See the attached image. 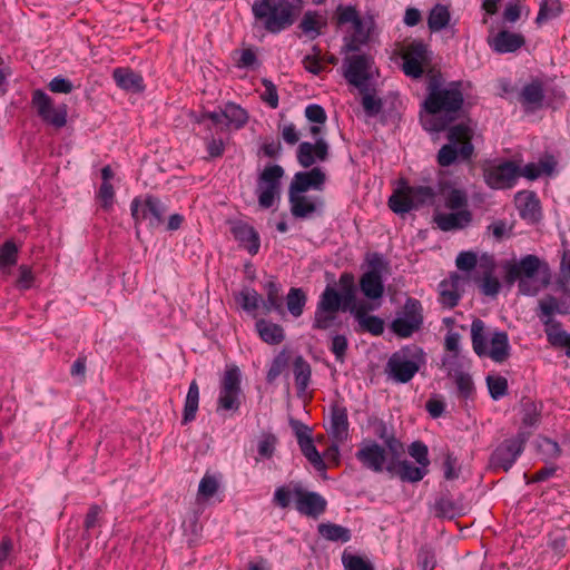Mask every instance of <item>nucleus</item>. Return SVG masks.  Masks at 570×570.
Returning a JSON list of instances; mask_svg holds the SVG:
<instances>
[{
    "label": "nucleus",
    "mask_w": 570,
    "mask_h": 570,
    "mask_svg": "<svg viewBox=\"0 0 570 570\" xmlns=\"http://www.w3.org/2000/svg\"><path fill=\"white\" fill-rule=\"evenodd\" d=\"M422 363V351L420 348H416L413 353L411 350H401L391 355L386 364V371L395 382L407 383L419 372Z\"/></svg>",
    "instance_id": "8"
},
{
    "label": "nucleus",
    "mask_w": 570,
    "mask_h": 570,
    "mask_svg": "<svg viewBox=\"0 0 570 570\" xmlns=\"http://www.w3.org/2000/svg\"><path fill=\"white\" fill-rule=\"evenodd\" d=\"M488 355L492 361L502 363L510 356V344L508 334L503 331L494 332L490 340Z\"/></svg>",
    "instance_id": "33"
},
{
    "label": "nucleus",
    "mask_w": 570,
    "mask_h": 570,
    "mask_svg": "<svg viewBox=\"0 0 570 570\" xmlns=\"http://www.w3.org/2000/svg\"><path fill=\"white\" fill-rule=\"evenodd\" d=\"M562 11L560 0H542L540 3L539 12L535 19L538 24H541L550 19L558 17Z\"/></svg>",
    "instance_id": "48"
},
{
    "label": "nucleus",
    "mask_w": 570,
    "mask_h": 570,
    "mask_svg": "<svg viewBox=\"0 0 570 570\" xmlns=\"http://www.w3.org/2000/svg\"><path fill=\"white\" fill-rule=\"evenodd\" d=\"M237 302L246 312H254L258 308L261 295L254 288H244L237 296Z\"/></svg>",
    "instance_id": "52"
},
{
    "label": "nucleus",
    "mask_w": 570,
    "mask_h": 570,
    "mask_svg": "<svg viewBox=\"0 0 570 570\" xmlns=\"http://www.w3.org/2000/svg\"><path fill=\"white\" fill-rule=\"evenodd\" d=\"M514 203L522 218L531 222L539 219L540 203L533 191H519L514 197Z\"/></svg>",
    "instance_id": "30"
},
{
    "label": "nucleus",
    "mask_w": 570,
    "mask_h": 570,
    "mask_svg": "<svg viewBox=\"0 0 570 570\" xmlns=\"http://www.w3.org/2000/svg\"><path fill=\"white\" fill-rule=\"evenodd\" d=\"M198 403H199V387L196 381H193L189 385L186 400H185V406H184V413H183V424H187L195 420L196 413L198 410Z\"/></svg>",
    "instance_id": "38"
},
{
    "label": "nucleus",
    "mask_w": 570,
    "mask_h": 570,
    "mask_svg": "<svg viewBox=\"0 0 570 570\" xmlns=\"http://www.w3.org/2000/svg\"><path fill=\"white\" fill-rule=\"evenodd\" d=\"M342 563L345 570H374L370 561L346 551L342 554Z\"/></svg>",
    "instance_id": "56"
},
{
    "label": "nucleus",
    "mask_w": 570,
    "mask_h": 570,
    "mask_svg": "<svg viewBox=\"0 0 570 570\" xmlns=\"http://www.w3.org/2000/svg\"><path fill=\"white\" fill-rule=\"evenodd\" d=\"M301 0H255L252 11L271 33H278L294 23Z\"/></svg>",
    "instance_id": "2"
},
{
    "label": "nucleus",
    "mask_w": 570,
    "mask_h": 570,
    "mask_svg": "<svg viewBox=\"0 0 570 570\" xmlns=\"http://www.w3.org/2000/svg\"><path fill=\"white\" fill-rule=\"evenodd\" d=\"M560 289L566 295V298L561 302L558 301L552 295H548L540 299L539 308H540V318L542 323L546 325L548 320H553L552 315L554 313L568 314L570 309V291L566 287L564 283H560Z\"/></svg>",
    "instance_id": "23"
},
{
    "label": "nucleus",
    "mask_w": 570,
    "mask_h": 570,
    "mask_svg": "<svg viewBox=\"0 0 570 570\" xmlns=\"http://www.w3.org/2000/svg\"><path fill=\"white\" fill-rule=\"evenodd\" d=\"M434 222L443 232L462 229L472 222V213L469 209H462L453 213H442L435 215Z\"/></svg>",
    "instance_id": "27"
},
{
    "label": "nucleus",
    "mask_w": 570,
    "mask_h": 570,
    "mask_svg": "<svg viewBox=\"0 0 570 570\" xmlns=\"http://www.w3.org/2000/svg\"><path fill=\"white\" fill-rule=\"evenodd\" d=\"M311 365L303 356H297L294 360V376L298 393H304L306 391L311 381Z\"/></svg>",
    "instance_id": "39"
},
{
    "label": "nucleus",
    "mask_w": 570,
    "mask_h": 570,
    "mask_svg": "<svg viewBox=\"0 0 570 570\" xmlns=\"http://www.w3.org/2000/svg\"><path fill=\"white\" fill-rule=\"evenodd\" d=\"M344 77L347 82L356 87L360 92L370 88V82L376 71L373 58L368 55H351L343 62Z\"/></svg>",
    "instance_id": "7"
},
{
    "label": "nucleus",
    "mask_w": 570,
    "mask_h": 570,
    "mask_svg": "<svg viewBox=\"0 0 570 570\" xmlns=\"http://www.w3.org/2000/svg\"><path fill=\"white\" fill-rule=\"evenodd\" d=\"M487 385L490 392V395L493 400H499L507 395L508 393V381L503 376H492L489 375L487 377Z\"/></svg>",
    "instance_id": "55"
},
{
    "label": "nucleus",
    "mask_w": 570,
    "mask_h": 570,
    "mask_svg": "<svg viewBox=\"0 0 570 570\" xmlns=\"http://www.w3.org/2000/svg\"><path fill=\"white\" fill-rule=\"evenodd\" d=\"M274 503L286 509L294 501L296 510L304 515L318 518L326 509V500L316 492L306 491L299 482H289L278 487L274 493Z\"/></svg>",
    "instance_id": "3"
},
{
    "label": "nucleus",
    "mask_w": 570,
    "mask_h": 570,
    "mask_svg": "<svg viewBox=\"0 0 570 570\" xmlns=\"http://www.w3.org/2000/svg\"><path fill=\"white\" fill-rule=\"evenodd\" d=\"M326 180L325 173L320 167L308 171H298L294 175L288 190L305 193L309 189L323 190Z\"/></svg>",
    "instance_id": "21"
},
{
    "label": "nucleus",
    "mask_w": 570,
    "mask_h": 570,
    "mask_svg": "<svg viewBox=\"0 0 570 570\" xmlns=\"http://www.w3.org/2000/svg\"><path fill=\"white\" fill-rule=\"evenodd\" d=\"M288 200L291 213L296 218H306L323 206V199L320 197H308L304 193L288 190Z\"/></svg>",
    "instance_id": "22"
},
{
    "label": "nucleus",
    "mask_w": 570,
    "mask_h": 570,
    "mask_svg": "<svg viewBox=\"0 0 570 570\" xmlns=\"http://www.w3.org/2000/svg\"><path fill=\"white\" fill-rule=\"evenodd\" d=\"M525 441V434L518 433L515 436L501 442L490 456V469L509 471L523 452Z\"/></svg>",
    "instance_id": "11"
},
{
    "label": "nucleus",
    "mask_w": 570,
    "mask_h": 570,
    "mask_svg": "<svg viewBox=\"0 0 570 570\" xmlns=\"http://www.w3.org/2000/svg\"><path fill=\"white\" fill-rule=\"evenodd\" d=\"M335 14L337 24L351 23L352 31L365 21L353 6H338Z\"/></svg>",
    "instance_id": "43"
},
{
    "label": "nucleus",
    "mask_w": 570,
    "mask_h": 570,
    "mask_svg": "<svg viewBox=\"0 0 570 570\" xmlns=\"http://www.w3.org/2000/svg\"><path fill=\"white\" fill-rule=\"evenodd\" d=\"M327 432L335 443H343L348 438L347 410L343 406L334 405L331 410L330 426Z\"/></svg>",
    "instance_id": "24"
},
{
    "label": "nucleus",
    "mask_w": 570,
    "mask_h": 570,
    "mask_svg": "<svg viewBox=\"0 0 570 570\" xmlns=\"http://www.w3.org/2000/svg\"><path fill=\"white\" fill-rule=\"evenodd\" d=\"M449 144L442 146L438 154V163L442 167L451 166L458 158L469 160L474 151L471 142L472 130L465 125H455L449 129Z\"/></svg>",
    "instance_id": "4"
},
{
    "label": "nucleus",
    "mask_w": 570,
    "mask_h": 570,
    "mask_svg": "<svg viewBox=\"0 0 570 570\" xmlns=\"http://www.w3.org/2000/svg\"><path fill=\"white\" fill-rule=\"evenodd\" d=\"M410 455L423 468H428L430 464L428 446L420 442H413L409 449Z\"/></svg>",
    "instance_id": "62"
},
{
    "label": "nucleus",
    "mask_w": 570,
    "mask_h": 570,
    "mask_svg": "<svg viewBox=\"0 0 570 570\" xmlns=\"http://www.w3.org/2000/svg\"><path fill=\"white\" fill-rule=\"evenodd\" d=\"M444 204L445 207L451 210H462L466 209L468 206V196L466 193L461 189H451L444 195Z\"/></svg>",
    "instance_id": "50"
},
{
    "label": "nucleus",
    "mask_w": 570,
    "mask_h": 570,
    "mask_svg": "<svg viewBox=\"0 0 570 570\" xmlns=\"http://www.w3.org/2000/svg\"><path fill=\"white\" fill-rule=\"evenodd\" d=\"M462 277L453 273L448 279H443L439 285L440 303L448 308H453L458 305L461 297L459 286Z\"/></svg>",
    "instance_id": "31"
},
{
    "label": "nucleus",
    "mask_w": 570,
    "mask_h": 570,
    "mask_svg": "<svg viewBox=\"0 0 570 570\" xmlns=\"http://www.w3.org/2000/svg\"><path fill=\"white\" fill-rule=\"evenodd\" d=\"M471 340L475 354L479 356H485L488 353L485 325L480 318H475L471 324Z\"/></svg>",
    "instance_id": "37"
},
{
    "label": "nucleus",
    "mask_w": 570,
    "mask_h": 570,
    "mask_svg": "<svg viewBox=\"0 0 570 570\" xmlns=\"http://www.w3.org/2000/svg\"><path fill=\"white\" fill-rule=\"evenodd\" d=\"M463 104L461 82L453 81L443 86L436 78H432L423 102L424 110L430 116V119L423 120L424 127L431 131L444 130L459 117Z\"/></svg>",
    "instance_id": "1"
},
{
    "label": "nucleus",
    "mask_w": 570,
    "mask_h": 570,
    "mask_svg": "<svg viewBox=\"0 0 570 570\" xmlns=\"http://www.w3.org/2000/svg\"><path fill=\"white\" fill-rule=\"evenodd\" d=\"M360 330L379 336L384 332V322L379 316L368 315L358 321Z\"/></svg>",
    "instance_id": "59"
},
{
    "label": "nucleus",
    "mask_w": 570,
    "mask_h": 570,
    "mask_svg": "<svg viewBox=\"0 0 570 570\" xmlns=\"http://www.w3.org/2000/svg\"><path fill=\"white\" fill-rule=\"evenodd\" d=\"M435 511L438 517L452 519L456 514V505L450 498H440L435 502Z\"/></svg>",
    "instance_id": "64"
},
{
    "label": "nucleus",
    "mask_w": 570,
    "mask_h": 570,
    "mask_svg": "<svg viewBox=\"0 0 570 570\" xmlns=\"http://www.w3.org/2000/svg\"><path fill=\"white\" fill-rule=\"evenodd\" d=\"M335 14L337 24L351 23L352 31L365 21L353 6H338Z\"/></svg>",
    "instance_id": "42"
},
{
    "label": "nucleus",
    "mask_w": 570,
    "mask_h": 570,
    "mask_svg": "<svg viewBox=\"0 0 570 570\" xmlns=\"http://www.w3.org/2000/svg\"><path fill=\"white\" fill-rule=\"evenodd\" d=\"M322 26L321 16L313 11L306 12L299 22L301 30L311 39H315L321 33Z\"/></svg>",
    "instance_id": "45"
},
{
    "label": "nucleus",
    "mask_w": 570,
    "mask_h": 570,
    "mask_svg": "<svg viewBox=\"0 0 570 570\" xmlns=\"http://www.w3.org/2000/svg\"><path fill=\"white\" fill-rule=\"evenodd\" d=\"M224 110L225 119L228 121V124L234 125L235 128H240L247 122V112L239 106L228 104Z\"/></svg>",
    "instance_id": "54"
},
{
    "label": "nucleus",
    "mask_w": 570,
    "mask_h": 570,
    "mask_svg": "<svg viewBox=\"0 0 570 570\" xmlns=\"http://www.w3.org/2000/svg\"><path fill=\"white\" fill-rule=\"evenodd\" d=\"M453 376L460 395L464 399L470 397L474 392V384L471 375L459 371L455 372Z\"/></svg>",
    "instance_id": "58"
},
{
    "label": "nucleus",
    "mask_w": 570,
    "mask_h": 570,
    "mask_svg": "<svg viewBox=\"0 0 570 570\" xmlns=\"http://www.w3.org/2000/svg\"><path fill=\"white\" fill-rule=\"evenodd\" d=\"M288 312L294 317H299L303 314L306 304V295L301 288L293 287L289 289L287 297Z\"/></svg>",
    "instance_id": "46"
},
{
    "label": "nucleus",
    "mask_w": 570,
    "mask_h": 570,
    "mask_svg": "<svg viewBox=\"0 0 570 570\" xmlns=\"http://www.w3.org/2000/svg\"><path fill=\"white\" fill-rule=\"evenodd\" d=\"M375 22L373 17H365V21L355 28L348 37H345L344 51L356 52L361 47L370 41L371 33L373 32Z\"/></svg>",
    "instance_id": "26"
},
{
    "label": "nucleus",
    "mask_w": 570,
    "mask_h": 570,
    "mask_svg": "<svg viewBox=\"0 0 570 570\" xmlns=\"http://www.w3.org/2000/svg\"><path fill=\"white\" fill-rule=\"evenodd\" d=\"M538 451L542 454L543 460L557 459L560 453V446L556 441L543 438L538 441Z\"/></svg>",
    "instance_id": "60"
},
{
    "label": "nucleus",
    "mask_w": 570,
    "mask_h": 570,
    "mask_svg": "<svg viewBox=\"0 0 570 570\" xmlns=\"http://www.w3.org/2000/svg\"><path fill=\"white\" fill-rule=\"evenodd\" d=\"M495 268L497 264L492 255L482 254L480 256L479 269L475 271L472 279L485 296L495 297L501 289V283L494 275Z\"/></svg>",
    "instance_id": "16"
},
{
    "label": "nucleus",
    "mask_w": 570,
    "mask_h": 570,
    "mask_svg": "<svg viewBox=\"0 0 570 570\" xmlns=\"http://www.w3.org/2000/svg\"><path fill=\"white\" fill-rule=\"evenodd\" d=\"M18 247L12 240H7L0 247V273L10 274V268L17 264Z\"/></svg>",
    "instance_id": "40"
},
{
    "label": "nucleus",
    "mask_w": 570,
    "mask_h": 570,
    "mask_svg": "<svg viewBox=\"0 0 570 570\" xmlns=\"http://www.w3.org/2000/svg\"><path fill=\"white\" fill-rule=\"evenodd\" d=\"M130 210L136 226L147 222L150 227L155 228L164 223L166 207L158 198L147 196L146 198H134Z\"/></svg>",
    "instance_id": "13"
},
{
    "label": "nucleus",
    "mask_w": 570,
    "mask_h": 570,
    "mask_svg": "<svg viewBox=\"0 0 570 570\" xmlns=\"http://www.w3.org/2000/svg\"><path fill=\"white\" fill-rule=\"evenodd\" d=\"M450 18L451 16L448 7L443 4H435L429 13V29L433 32L444 29L449 24Z\"/></svg>",
    "instance_id": "41"
},
{
    "label": "nucleus",
    "mask_w": 570,
    "mask_h": 570,
    "mask_svg": "<svg viewBox=\"0 0 570 570\" xmlns=\"http://www.w3.org/2000/svg\"><path fill=\"white\" fill-rule=\"evenodd\" d=\"M403 72L413 79H419L424 72V66L430 62L428 47L422 42H412L401 55Z\"/></svg>",
    "instance_id": "17"
},
{
    "label": "nucleus",
    "mask_w": 570,
    "mask_h": 570,
    "mask_svg": "<svg viewBox=\"0 0 570 570\" xmlns=\"http://www.w3.org/2000/svg\"><path fill=\"white\" fill-rule=\"evenodd\" d=\"M456 267L462 272L479 269L480 257L474 252H461L455 259Z\"/></svg>",
    "instance_id": "57"
},
{
    "label": "nucleus",
    "mask_w": 570,
    "mask_h": 570,
    "mask_svg": "<svg viewBox=\"0 0 570 570\" xmlns=\"http://www.w3.org/2000/svg\"><path fill=\"white\" fill-rule=\"evenodd\" d=\"M31 104L45 122L56 128L66 126L68 114L66 105L55 107L51 98L40 89L33 91Z\"/></svg>",
    "instance_id": "15"
},
{
    "label": "nucleus",
    "mask_w": 570,
    "mask_h": 570,
    "mask_svg": "<svg viewBox=\"0 0 570 570\" xmlns=\"http://www.w3.org/2000/svg\"><path fill=\"white\" fill-rule=\"evenodd\" d=\"M521 100L525 105L540 106L543 100V89L539 82H532L521 91Z\"/></svg>",
    "instance_id": "49"
},
{
    "label": "nucleus",
    "mask_w": 570,
    "mask_h": 570,
    "mask_svg": "<svg viewBox=\"0 0 570 570\" xmlns=\"http://www.w3.org/2000/svg\"><path fill=\"white\" fill-rule=\"evenodd\" d=\"M435 190L429 186H406L393 193L389 199L390 208L396 214H405L421 205L430 204Z\"/></svg>",
    "instance_id": "6"
},
{
    "label": "nucleus",
    "mask_w": 570,
    "mask_h": 570,
    "mask_svg": "<svg viewBox=\"0 0 570 570\" xmlns=\"http://www.w3.org/2000/svg\"><path fill=\"white\" fill-rule=\"evenodd\" d=\"M520 176V168L513 161L489 165L483 170L488 186L494 189L510 188Z\"/></svg>",
    "instance_id": "18"
},
{
    "label": "nucleus",
    "mask_w": 570,
    "mask_h": 570,
    "mask_svg": "<svg viewBox=\"0 0 570 570\" xmlns=\"http://www.w3.org/2000/svg\"><path fill=\"white\" fill-rule=\"evenodd\" d=\"M256 330L259 337L267 344H279L285 338L284 330L281 325L265 320L256 322Z\"/></svg>",
    "instance_id": "36"
},
{
    "label": "nucleus",
    "mask_w": 570,
    "mask_h": 570,
    "mask_svg": "<svg viewBox=\"0 0 570 570\" xmlns=\"http://www.w3.org/2000/svg\"><path fill=\"white\" fill-rule=\"evenodd\" d=\"M240 371L237 366L228 367L220 382L217 412L235 413L242 404Z\"/></svg>",
    "instance_id": "9"
},
{
    "label": "nucleus",
    "mask_w": 570,
    "mask_h": 570,
    "mask_svg": "<svg viewBox=\"0 0 570 570\" xmlns=\"http://www.w3.org/2000/svg\"><path fill=\"white\" fill-rule=\"evenodd\" d=\"M336 318V313L322 309L321 307H316L313 327L317 330H327L332 326L333 322Z\"/></svg>",
    "instance_id": "61"
},
{
    "label": "nucleus",
    "mask_w": 570,
    "mask_h": 570,
    "mask_svg": "<svg viewBox=\"0 0 570 570\" xmlns=\"http://www.w3.org/2000/svg\"><path fill=\"white\" fill-rule=\"evenodd\" d=\"M232 233L250 255L258 253L261 246L259 235L253 226L238 222L233 226Z\"/></svg>",
    "instance_id": "28"
},
{
    "label": "nucleus",
    "mask_w": 570,
    "mask_h": 570,
    "mask_svg": "<svg viewBox=\"0 0 570 570\" xmlns=\"http://www.w3.org/2000/svg\"><path fill=\"white\" fill-rule=\"evenodd\" d=\"M341 303V295L334 288L327 286L321 295L317 307L337 313Z\"/></svg>",
    "instance_id": "51"
},
{
    "label": "nucleus",
    "mask_w": 570,
    "mask_h": 570,
    "mask_svg": "<svg viewBox=\"0 0 570 570\" xmlns=\"http://www.w3.org/2000/svg\"><path fill=\"white\" fill-rule=\"evenodd\" d=\"M548 274V265L538 256L529 254L519 262L510 264L507 267L505 279L509 284L519 281V291L524 295H535L538 288L530 287V278H533L540 271Z\"/></svg>",
    "instance_id": "5"
},
{
    "label": "nucleus",
    "mask_w": 570,
    "mask_h": 570,
    "mask_svg": "<svg viewBox=\"0 0 570 570\" xmlns=\"http://www.w3.org/2000/svg\"><path fill=\"white\" fill-rule=\"evenodd\" d=\"M285 171L281 165H268L258 175L256 194L262 208H271L279 196L281 180Z\"/></svg>",
    "instance_id": "10"
},
{
    "label": "nucleus",
    "mask_w": 570,
    "mask_h": 570,
    "mask_svg": "<svg viewBox=\"0 0 570 570\" xmlns=\"http://www.w3.org/2000/svg\"><path fill=\"white\" fill-rule=\"evenodd\" d=\"M355 456L365 469L376 473L386 470L389 463L386 449L372 440L363 441Z\"/></svg>",
    "instance_id": "19"
},
{
    "label": "nucleus",
    "mask_w": 570,
    "mask_h": 570,
    "mask_svg": "<svg viewBox=\"0 0 570 570\" xmlns=\"http://www.w3.org/2000/svg\"><path fill=\"white\" fill-rule=\"evenodd\" d=\"M386 471L391 474H396L402 481L407 482L421 481L428 473L426 468L415 466L406 460H390Z\"/></svg>",
    "instance_id": "25"
},
{
    "label": "nucleus",
    "mask_w": 570,
    "mask_h": 570,
    "mask_svg": "<svg viewBox=\"0 0 570 570\" xmlns=\"http://www.w3.org/2000/svg\"><path fill=\"white\" fill-rule=\"evenodd\" d=\"M114 79L120 88L128 91L140 92L145 88L142 77L130 69H115Z\"/></svg>",
    "instance_id": "34"
},
{
    "label": "nucleus",
    "mask_w": 570,
    "mask_h": 570,
    "mask_svg": "<svg viewBox=\"0 0 570 570\" xmlns=\"http://www.w3.org/2000/svg\"><path fill=\"white\" fill-rule=\"evenodd\" d=\"M524 43L525 40L522 35L508 30L500 31L494 38L489 40L490 47L498 53L514 52Z\"/></svg>",
    "instance_id": "29"
},
{
    "label": "nucleus",
    "mask_w": 570,
    "mask_h": 570,
    "mask_svg": "<svg viewBox=\"0 0 570 570\" xmlns=\"http://www.w3.org/2000/svg\"><path fill=\"white\" fill-rule=\"evenodd\" d=\"M218 489V482L215 476L206 474L199 482L198 494L205 499L212 498Z\"/></svg>",
    "instance_id": "63"
},
{
    "label": "nucleus",
    "mask_w": 570,
    "mask_h": 570,
    "mask_svg": "<svg viewBox=\"0 0 570 570\" xmlns=\"http://www.w3.org/2000/svg\"><path fill=\"white\" fill-rule=\"evenodd\" d=\"M330 146L323 138L316 139L314 144L303 141L297 148V161L303 168L312 167L316 161H325L328 158Z\"/></svg>",
    "instance_id": "20"
},
{
    "label": "nucleus",
    "mask_w": 570,
    "mask_h": 570,
    "mask_svg": "<svg viewBox=\"0 0 570 570\" xmlns=\"http://www.w3.org/2000/svg\"><path fill=\"white\" fill-rule=\"evenodd\" d=\"M544 333L548 342L558 348H562L566 355L570 357V334L561 328V324L556 320H548L544 326Z\"/></svg>",
    "instance_id": "32"
},
{
    "label": "nucleus",
    "mask_w": 570,
    "mask_h": 570,
    "mask_svg": "<svg viewBox=\"0 0 570 570\" xmlns=\"http://www.w3.org/2000/svg\"><path fill=\"white\" fill-rule=\"evenodd\" d=\"M553 165L550 161L530 163L520 170V176H524L531 180L537 179L543 174H551Z\"/></svg>",
    "instance_id": "53"
},
{
    "label": "nucleus",
    "mask_w": 570,
    "mask_h": 570,
    "mask_svg": "<svg viewBox=\"0 0 570 570\" xmlns=\"http://www.w3.org/2000/svg\"><path fill=\"white\" fill-rule=\"evenodd\" d=\"M423 324L422 305L415 298H407L399 316L392 322L391 330L400 337H410Z\"/></svg>",
    "instance_id": "12"
},
{
    "label": "nucleus",
    "mask_w": 570,
    "mask_h": 570,
    "mask_svg": "<svg viewBox=\"0 0 570 570\" xmlns=\"http://www.w3.org/2000/svg\"><path fill=\"white\" fill-rule=\"evenodd\" d=\"M320 535L332 542H348L352 538L351 530L332 522H324L317 525Z\"/></svg>",
    "instance_id": "35"
},
{
    "label": "nucleus",
    "mask_w": 570,
    "mask_h": 570,
    "mask_svg": "<svg viewBox=\"0 0 570 570\" xmlns=\"http://www.w3.org/2000/svg\"><path fill=\"white\" fill-rule=\"evenodd\" d=\"M370 271L365 272L360 278V288L363 295L376 301L382 298L384 294V284L381 272L385 267V263L381 255L373 254L368 259Z\"/></svg>",
    "instance_id": "14"
},
{
    "label": "nucleus",
    "mask_w": 570,
    "mask_h": 570,
    "mask_svg": "<svg viewBox=\"0 0 570 570\" xmlns=\"http://www.w3.org/2000/svg\"><path fill=\"white\" fill-rule=\"evenodd\" d=\"M267 298L263 302V308L265 314L271 313L272 311L282 312V298L279 296V286L271 281L265 285Z\"/></svg>",
    "instance_id": "47"
},
{
    "label": "nucleus",
    "mask_w": 570,
    "mask_h": 570,
    "mask_svg": "<svg viewBox=\"0 0 570 570\" xmlns=\"http://www.w3.org/2000/svg\"><path fill=\"white\" fill-rule=\"evenodd\" d=\"M298 445L304 456L317 471H324L326 469L321 454L314 445L312 436L309 439L302 440Z\"/></svg>",
    "instance_id": "44"
}]
</instances>
